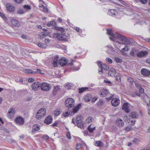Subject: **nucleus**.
Instances as JSON below:
<instances>
[{
    "mask_svg": "<svg viewBox=\"0 0 150 150\" xmlns=\"http://www.w3.org/2000/svg\"><path fill=\"white\" fill-rule=\"evenodd\" d=\"M82 146V144L81 143H78L76 145V149L77 150H78L79 149H80Z\"/></svg>",
    "mask_w": 150,
    "mask_h": 150,
    "instance_id": "de8ad7c7",
    "label": "nucleus"
},
{
    "mask_svg": "<svg viewBox=\"0 0 150 150\" xmlns=\"http://www.w3.org/2000/svg\"><path fill=\"white\" fill-rule=\"evenodd\" d=\"M67 63V61L66 58L63 57L59 61V63L61 66H64L66 65Z\"/></svg>",
    "mask_w": 150,
    "mask_h": 150,
    "instance_id": "dca6fc26",
    "label": "nucleus"
},
{
    "mask_svg": "<svg viewBox=\"0 0 150 150\" xmlns=\"http://www.w3.org/2000/svg\"><path fill=\"white\" fill-rule=\"evenodd\" d=\"M51 86L49 84L46 82H42L40 88L43 91H49L51 88Z\"/></svg>",
    "mask_w": 150,
    "mask_h": 150,
    "instance_id": "39448f33",
    "label": "nucleus"
},
{
    "mask_svg": "<svg viewBox=\"0 0 150 150\" xmlns=\"http://www.w3.org/2000/svg\"><path fill=\"white\" fill-rule=\"evenodd\" d=\"M50 24L52 26H54L56 25V23L54 21H52L50 22Z\"/></svg>",
    "mask_w": 150,
    "mask_h": 150,
    "instance_id": "e2e57ef3",
    "label": "nucleus"
},
{
    "mask_svg": "<svg viewBox=\"0 0 150 150\" xmlns=\"http://www.w3.org/2000/svg\"><path fill=\"white\" fill-rule=\"evenodd\" d=\"M98 105H102L103 104V101L102 100L100 99L98 102Z\"/></svg>",
    "mask_w": 150,
    "mask_h": 150,
    "instance_id": "5fc2aeb1",
    "label": "nucleus"
},
{
    "mask_svg": "<svg viewBox=\"0 0 150 150\" xmlns=\"http://www.w3.org/2000/svg\"><path fill=\"white\" fill-rule=\"evenodd\" d=\"M24 0H14V1L17 3L20 4L22 3Z\"/></svg>",
    "mask_w": 150,
    "mask_h": 150,
    "instance_id": "bf43d9fd",
    "label": "nucleus"
},
{
    "mask_svg": "<svg viewBox=\"0 0 150 150\" xmlns=\"http://www.w3.org/2000/svg\"><path fill=\"white\" fill-rule=\"evenodd\" d=\"M95 144L96 146H103V143L100 141H96Z\"/></svg>",
    "mask_w": 150,
    "mask_h": 150,
    "instance_id": "473e14b6",
    "label": "nucleus"
},
{
    "mask_svg": "<svg viewBox=\"0 0 150 150\" xmlns=\"http://www.w3.org/2000/svg\"><path fill=\"white\" fill-rule=\"evenodd\" d=\"M11 22L12 24L15 26L19 27L20 25L19 23L16 20H13L11 21Z\"/></svg>",
    "mask_w": 150,
    "mask_h": 150,
    "instance_id": "a878e982",
    "label": "nucleus"
},
{
    "mask_svg": "<svg viewBox=\"0 0 150 150\" xmlns=\"http://www.w3.org/2000/svg\"><path fill=\"white\" fill-rule=\"evenodd\" d=\"M0 16L5 21L7 20V18L4 14L0 12Z\"/></svg>",
    "mask_w": 150,
    "mask_h": 150,
    "instance_id": "79ce46f5",
    "label": "nucleus"
},
{
    "mask_svg": "<svg viewBox=\"0 0 150 150\" xmlns=\"http://www.w3.org/2000/svg\"><path fill=\"white\" fill-rule=\"evenodd\" d=\"M129 50L128 47L127 46H125V47L121 49V51L122 52H124L125 51H127Z\"/></svg>",
    "mask_w": 150,
    "mask_h": 150,
    "instance_id": "c03bdc74",
    "label": "nucleus"
},
{
    "mask_svg": "<svg viewBox=\"0 0 150 150\" xmlns=\"http://www.w3.org/2000/svg\"><path fill=\"white\" fill-rule=\"evenodd\" d=\"M38 44L39 47L42 48H45L46 47V44L40 42H38Z\"/></svg>",
    "mask_w": 150,
    "mask_h": 150,
    "instance_id": "7c9ffc66",
    "label": "nucleus"
},
{
    "mask_svg": "<svg viewBox=\"0 0 150 150\" xmlns=\"http://www.w3.org/2000/svg\"><path fill=\"white\" fill-rule=\"evenodd\" d=\"M92 121V118L91 117H89L86 119V121L88 123L91 122Z\"/></svg>",
    "mask_w": 150,
    "mask_h": 150,
    "instance_id": "864d4df0",
    "label": "nucleus"
},
{
    "mask_svg": "<svg viewBox=\"0 0 150 150\" xmlns=\"http://www.w3.org/2000/svg\"><path fill=\"white\" fill-rule=\"evenodd\" d=\"M107 31L108 34L111 35V36H112L113 37H115V35L112 32L111 30H110L107 29Z\"/></svg>",
    "mask_w": 150,
    "mask_h": 150,
    "instance_id": "72a5a7b5",
    "label": "nucleus"
},
{
    "mask_svg": "<svg viewBox=\"0 0 150 150\" xmlns=\"http://www.w3.org/2000/svg\"><path fill=\"white\" fill-rule=\"evenodd\" d=\"M115 78L117 81L118 82L121 81V77L120 76L117 75L115 77Z\"/></svg>",
    "mask_w": 150,
    "mask_h": 150,
    "instance_id": "603ef678",
    "label": "nucleus"
},
{
    "mask_svg": "<svg viewBox=\"0 0 150 150\" xmlns=\"http://www.w3.org/2000/svg\"><path fill=\"white\" fill-rule=\"evenodd\" d=\"M65 88H66L67 89H69L71 87V86L70 83H67L66 85Z\"/></svg>",
    "mask_w": 150,
    "mask_h": 150,
    "instance_id": "13d9d810",
    "label": "nucleus"
},
{
    "mask_svg": "<svg viewBox=\"0 0 150 150\" xmlns=\"http://www.w3.org/2000/svg\"><path fill=\"white\" fill-rule=\"evenodd\" d=\"M6 6L7 10L8 11L13 12L15 9V7L11 4H7Z\"/></svg>",
    "mask_w": 150,
    "mask_h": 150,
    "instance_id": "f3484780",
    "label": "nucleus"
},
{
    "mask_svg": "<svg viewBox=\"0 0 150 150\" xmlns=\"http://www.w3.org/2000/svg\"><path fill=\"white\" fill-rule=\"evenodd\" d=\"M99 69H98L99 72L103 73V70L105 71L108 70L109 69V67L105 64H102L99 65Z\"/></svg>",
    "mask_w": 150,
    "mask_h": 150,
    "instance_id": "0eeeda50",
    "label": "nucleus"
},
{
    "mask_svg": "<svg viewBox=\"0 0 150 150\" xmlns=\"http://www.w3.org/2000/svg\"><path fill=\"white\" fill-rule=\"evenodd\" d=\"M61 113V112L59 110H55L54 112V115L55 116L59 115Z\"/></svg>",
    "mask_w": 150,
    "mask_h": 150,
    "instance_id": "58836bf2",
    "label": "nucleus"
},
{
    "mask_svg": "<svg viewBox=\"0 0 150 150\" xmlns=\"http://www.w3.org/2000/svg\"><path fill=\"white\" fill-rule=\"evenodd\" d=\"M97 98L96 97H94L93 98H92L91 99V101L92 102H94L97 100Z\"/></svg>",
    "mask_w": 150,
    "mask_h": 150,
    "instance_id": "0e129e2a",
    "label": "nucleus"
},
{
    "mask_svg": "<svg viewBox=\"0 0 150 150\" xmlns=\"http://www.w3.org/2000/svg\"><path fill=\"white\" fill-rule=\"evenodd\" d=\"M115 60L116 62L118 63L121 62L122 61V60L121 59L117 57L115 58Z\"/></svg>",
    "mask_w": 150,
    "mask_h": 150,
    "instance_id": "37998d69",
    "label": "nucleus"
},
{
    "mask_svg": "<svg viewBox=\"0 0 150 150\" xmlns=\"http://www.w3.org/2000/svg\"><path fill=\"white\" fill-rule=\"evenodd\" d=\"M40 126H39L38 125H33L32 127L33 131L35 132L38 131L40 129Z\"/></svg>",
    "mask_w": 150,
    "mask_h": 150,
    "instance_id": "bb28decb",
    "label": "nucleus"
},
{
    "mask_svg": "<svg viewBox=\"0 0 150 150\" xmlns=\"http://www.w3.org/2000/svg\"><path fill=\"white\" fill-rule=\"evenodd\" d=\"M106 61L109 64H111L112 63V60L109 57H107L106 59Z\"/></svg>",
    "mask_w": 150,
    "mask_h": 150,
    "instance_id": "3c124183",
    "label": "nucleus"
},
{
    "mask_svg": "<svg viewBox=\"0 0 150 150\" xmlns=\"http://www.w3.org/2000/svg\"><path fill=\"white\" fill-rule=\"evenodd\" d=\"M43 138L45 139H49V137L48 135H44L43 136Z\"/></svg>",
    "mask_w": 150,
    "mask_h": 150,
    "instance_id": "774afa93",
    "label": "nucleus"
},
{
    "mask_svg": "<svg viewBox=\"0 0 150 150\" xmlns=\"http://www.w3.org/2000/svg\"><path fill=\"white\" fill-rule=\"evenodd\" d=\"M25 73L27 74H33L35 73L34 71H32L30 69H26L24 70Z\"/></svg>",
    "mask_w": 150,
    "mask_h": 150,
    "instance_id": "2f4dec72",
    "label": "nucleus"
},
{
    "mask_svg": "<svg viewBox=\"0 0 150 150\" xmlns=\"http://www.w3.org/2000/svg\"><path fill=\"white\" fill-rule=\"evenodd\" d=\"M17 13L18 14H23L24 13L23 11V10L21 8H20V9H18L17 11Z\"/></svg>",
    "mask_w": 150,
    "mask_h": 150,
    "instance_id": "8fccbe9b",
    "label": "nucleus"
},
{
    "mask_svg": "<svg viewBox=\"0 0 150 150\" xmlns=\"http://www.w3.org/2000/svg\"><path fill=\"white\" fill-rule=\"evenodd\" d=\"M58 57L57 56H55L54 57V59L53 61V63L52 64V65L54 67H57V60Z\"/></svg>",
    "mask_w": 150,
    "mask_h": 150,
    "instance_id": "b1692460",
    "label": "nucleus"
},
{
    "mask_svg": "<svg viewBox=\"0 0 150 150\" xmlns=\"http://www.w3.org/2000/svg\"><path fill=\"white\" fill-rule=\"evenodd\" d=\"M58 122L57 121H55L52 125L53 127H57V126Z\"/></svg>",
    "mask_w": 150,
    "mask_h": 150,
    "instance_id": "680f3d73",
    "label": "nucleus"
},
{
    "mask_svg": "<svg viewBox=\"0 0 150 150\" xmlns=\"http://www.w3.org/2000/svg\"><path fill=\"white\" fill-rule=\"evenodd\" d=\"M142 101L146 103L148 107L150 106V98L148 97L146 94L142 96Z\"/></svg>",
    "mask_w": 150,
    "mask_h": 150,
    "instance_id": "423d86ee",
    "label": "nucleus"
},
{
    "mask_svg": "<svg viewBox=\"0 0 150 150\" xmlns=\"http://www.w3.org/2000/svg\"><path fill=\"white\" fill-rule=\"evenodd\" d=\"M70 114V112H69L67 111L65 112H63V116L65 117H67L68 116H69Z\"/></svg>",
    "mask_w": 150,
    "mask_h": 150,
    "instance_id": "a18cd8bd",
    "label": "nucleus"
},
{
    "mask_svg": "<svg viewBox=\"0 0 150 150\" xmlns=\"http://www.w3.org/2000/svg\"><path fill=\"white\" fill-rule=\"evenodd\" d=\"M74 100L72 98H68L65 101V105L69 108L74 107Z\"/></svg>",
    "mask_w": 150,
    "mask_h": 150,
    "instance_id": "f03ea898",
    "label": "nucleus"
},
{
    "mask_svg": "<svg viewBox=\"0 0 150 150\" xmlns=\"http://www.w3.org/2000/svg\"><path fill=\"white\" fill-rule=\"evenodd\" d=\"M49 34V33L47 32L46 33H42L39 35V38L41 39H43L44 38L47 36Z\"/></svg>",
    "mask_w": 150,
    "mask_h": 150,
    "instance_id": "cd10ccee",
    "label": "nucleus"
},
{
    "mask_svg": "<svg viewBox=\"0 0 150 150\" xmlns=\"http://www.w3.org/2000/svg\"><path fill=\"white\" fill-rule=\"evenodd\" d=\"M134 84L135 87L139 89L141 88L140 85L137 82L135 81L134 82Z\"/></svg>",
    "mask_w": 150,
    "mask_h": 150,
    "instance_id": "09e8293b",
    "label": "nucleus"
},
{
    "mask_svg": "<svg viewBox=\"0 0 150 150\" xmlns=\"http://www.w3.org/2000/svg\"><path fill=\"white\" fill-rule=\"evenodd\" d=\"M59 33H55L53 35V37L54 38H57L58 39V36H59Z\"/></svg>",
    "mask_w": 150,
    "mask_h": 150,
    "instance_id": "338daca9",
    "label": "nucleus"
},
{
    "mask_svg": "<svg viewBox=\"0 0 150 150\" xmlns=\"http://www.w3.org/2000/svg\"><path fill=\"white\" fill-rule=\"evenodd\" d=\"M88 89V87H82L79 88V93H82L84 91H86V89Z\"/></svg>",
    "mask_w": 150,
    "mask_h": 150,
    "instance_id": "c9c22d12",
    "label": "nucleus"
},
{
    "mask_svg": "<svg viewBox=\"0 0 150 150\" xmlns=\"http://www.w3.org/2000/svg\"><path fill=\"white\" fill-rule=\"evenodd\" d=\"M141 73L143 76H148L150 75V71L146 69H142L141 70Z\"/></svg>",
    "mask_w": 150,
    "mask_h": 150,
    "instance_id": "4468645a",
    "label": "nucleus"
},
{
    "mask_svg": "<svg viewBox=\"0 0 150 150\" xmlns=\"http://www.w3.org/2000/svg\"><path fill=\"white\" fill-rule=\"evenodd\" d=\"M93 98L92 95L91 94H88L85 97L84 100L86 102H89Z\"/></svg>",
    "mask_w": 150,
    "mask_h": 150,
    "instance_id": "5701e85b",
    "label": "nucleus"
},
{
    "mask_svg": "<svg viewBox=\"0 0 150 150\" xmlns=\"http://www.w3.org/2000/svg\"><path fill=\"white\" fill-rule=\"evenodd\" d=\"M120 101L119 99L113 98L111 101L112 105L114 107L117 106L120 103Z\"/></svg>",
    "mask_w": 150,
    "mask_h": 150,
    "instance_id": "2eb2a0df",
    "label": "nucleus"
},
{
    "mask_svg": "<svg viewBox=\"0 0 150 150\" xmlns=\"http://www.w3.org/2000/svg\"><path fill=\"white\" fill-rule=\"evenodd\" d=\"M23 7L24 8L26 9L27 10H30L31 9L30 6L29 5H25Z\"/></svg>",
    "mask_w": 150,
    "mask_h": 150,
    "instance_id": "ea45409f",
    "label": "nucleus"
},
{
    "mask_svg": "<svg viewBox=\"0 0 150 150\" xmlns=\"http://www.w3.org/2000/svg\"><path fill=\"white\" fill-rule=\"evenodd\" d=\"M42 71L40 69H37L36 70V71H34V74H43V73H42L41 72Z\"/></svg>",
    "mask_w": 150,
    "mask_h": 150,
    "instance_id": "a19ab883",
    "label": "nucleus"
},
{
    "mask_svg": "<svg viewBox=\"0 0 150 150\" xmlns=\"http://www.w3.org/2000/svg\"><path fill=\"white\" fill-rule=\"evenodd\" d=\"M136 51V49H132L130 52V55L133 57H135V52Z\"/></svg>",
    "mask_w": 150,
    "mask_h": 150,
    "instance_id": "f704fd0d",
    "label": "nucleus"
},
{
    "mask_svg": "<svg viewBox=\"0 0 150 150\" xmlns=\"http://www.w3.org/2000/svg\"><path fill=\"white\" fill-rule=\"evenodd\" d=\"M116 36L118 39L121 41L123 44H129L130 41L127 38L119 33L116 34L115 37H116Z\"/></svg>",
    "mask_w": 150,
    "mask_h": 150,
    "instance_id": "f257e3e1",
    "label": "nucleus"
},
{
    "mask_svg": "<svg viewBox=\"0 0 150 150\" xmlns=\"http://www.w3.org/2000/svg\"><path fill=\"white\" fill-rule=\"evenodd\" d=\"M59 88L58 86L54 87L52 91L53 94L55 95L59 90Z\"/></svg>",
    "mask_w": 150,
    "mask_h": 150,
    "instance_id": "c756f323",
    "label": "nucleus"
},
{
    "mask_svg": "<svg viewBox=\"0 0 150 150\" xmlns=\"http://www.w3.org/2000/svg\"><path fill=\"white\" fill-rule=\"evenodd\" d=\"M52 117L51 115H49L45 118L44 120V122L47 125H49L52 122Z\"/></svg>",
    "mask_w": 150,
    "mask_h": 150,
    "instance_id": "6ab92c4d",
    "label": "nucleus"
},
{
    "mask_svg": "<svg viewBox=\"0 0 150 150\" xmlns=\"http://www.w3.org/2000/svg\"><path fill=\"white\" fill-rule=\"evenodd\" d=\"M96 129V127L93 124L90 125L88 127V129L90 133H93Z\"/></svg>",
    "mask_w": 150,
    "mask_h": 150,
    "instance_id": "4be33fe9",
    "label": "nucleus"
},
{
    "mask_svg": "<svg viewBox=\"0 0 150 150\" xmlns=\"http://www.w3.org/2000/svg\"><path fill=\"white\" fill-rule=\"evenodd\" d=\"M108 93V90L104 89L103 90L101 91L100 95L102 96V97H104L106 96Z\"/></svg>",
    "mask_w": 150,
    "mask_h": 150,
    "instance_id": "393cba45",
    "label": "nucleus"
},
{
    "mask_svg": "<svg viewBox=\"0 0 150 150\" xmlns=\"http://www.w3.org/2000/svg\"><path fill=\"white\" fill-rule=\"evenodd\" d=\"M127 81L130 83H132L134 81L133 79L130 77L128 78Z\"/></svg>",
    "mask_w": 150,
    "mask_h": 150,
    "instance_id": "49530a36",
    "label": "nucleus"
},
{
    "mask_svg": "<svg viewBox=\"0 0 150 150\" xmlns=\"http://www.w3.org/2000/svg\"><path fill=\"white\" fill-rule=\"evenodd\" d=\"M117 125V126H119L120 127L122 126H123L124 125V122L121 119H117L116 121Z\"/></svg>",
    "mask_w": 150,
    "mask_h": 150,
    "instance_id": "aec40b11",
    "label": "nucleus"
},
{
    "mask_svg": "<svg viewBox=\"0 0 150 150\" xmlns=\"http://www.w3.org/2000/svg\"><path fill=\"white\" fill-rule=\"evenodd\" d=\"M82 118L81 116H77L76 118V125L78 127L81 128H83L84 126V123L82 121Z\"/></svg>",
    "mask_w": 150,
    "mask_h": 150,
    "instance_id": "20e7f679",
    "label": "nucleus"
},
{
    "mask_svg": "<svg viewBox=\"0 0 150 150\" xmlns=\"http://www.w3.org/2000/svg\"><path fill=\"white\" fill-rule=\"evenodd\" d=\"M68 37L64 34H59L58 36V40H60L67 41L68 40Z\"/></svg>",
    "mask_w": 150,
    "mask_h": 150,
    "instance_id": "ddd939ff",
    "label": "nucleus"
},
{
    "mask_svg": "<svg viewBox=\"0 0 150 150\" xmlns=\"http://www.w3.org/2000/svg\"><path fill=\"white\" fill-rule=\"evenodd\" d=\"M129 104L126 103L123 104L122 106V109L127 113H129L130 112L131 110L129 108Z\"/></svg>",
    "mask_w": 150,
    "mask_h": 150,
    "instance_id": "f8f14e48",
    "label": "nucleus"
},
{
    "mask_svg": "<svg viewBox=\"0 0 150 150\" xmlns=\"http://www.w3.org/2000/svg\"><path fill=\"white\" fill-rule=\"evenodd\" d=\"M79 110L76 108V107L72 109V111L74 113L76 112Z\"/></svg>",
    "mask_w": 150,
    "mask_h": 150,
    "instance_id": "6e6d98bb",
    "label": "nucleus"
},
{
    "mask_svg": "<svg viewBox=\"0 0 150 150\" xmlns=\"http://www.w3.org/2000/svg\"><path fill=\"white\" fill-rule=\"evenodd\" d=\"M43 41L45 43H48L50 42V40L49 39H45L43 40Z\"/></svg>",
    "mask_w": 150,
    "mask_h": 150,
    "instance_id": "4d7b16f0",
    "label": "nucleus"
},
{
    "mask_svg": "<svg viewBox=\"0 0 150 150\" xmlns=\"http://www.w3.org/2000/svg\"><path fill=\"white\" fill-rule=\"evenodd\" d=\"M115 70L113 68H110L109 71L108 75L109 76L114 77L116 74Z\"/></svg>",
    "mask_w": 150,
    "mask_h": 150,
    "instance_id": "a211bd4d",
    "label": "nucleus"
},
{
    "mask_svg": "<svg viewBox=\"0 0 150 150\" xmlns=\"http://www.w3.org/2000/svg\"><path fill=\"white\" fill-rule=\"evenodd\" d=\"M55 28L56 30H60L61 33H63L64 31V29L62 28L59 27L57 26H55Z\"/></svg>",
    "mask_w": 150,
    "mask_h": 150,
    "instance_id": "e433bc0d",
    "label": "nucleus"
},
{
    "mask_svg": "<svg viewBox=\"0 0 150 150\" xmlns=\"http://www.w3.org/2000/svg\"><path fill=\"white\" fill-rule=\"evenodd\" d=\"M15 110L13 108H10L8 112L7 115L9 118H12L15 114Z\"/></svg>",
    "mask_w": 150,
    "mask_h": 150,
    "instance_id": "9b49d317",
    "label": "nucleus"
},
{
    "mask_svg": "<svg viewBox=\"0 0 150 150\" xmlns=\"http://www.w3.org/2000/svg\"><path fill=\"white\" fill-rule=\"evenodd\" d=\"M40 83L38 81H36L33 83L31 85V87L32 90L34 91H37L38 89L40 87Z\"/></svg>",
    "mask_w": 150,
    "mask_h": 150,
    "instance_id": "6e6552de",
    "label": "nucleus"
},
{
    "mask_svg": "<svg viewBox=\"0 0 150 150\" xmlns=\"http://www.w3.org/2000/svg\"><path fill=\"white\" fill-rule=\"evenodd\" d=\"M42 6L43 7V11L46 13H48V8L47 7H45L43 5H42Z\"/></svg>",
    "mask_w": 150,
    "mask_h": 150,
    "instance_id": "4c0bfd02",
    "label": "nucleus"
},
{
    "mask_svg": "<svg viewBox=\"0 0 150 150\" xmlns=\"http://www.w3.org/2000/svg\"><path fill=\"white\" fill-rule=\"evenodd\" d=\"M66 136L67 138L70 139L71 138V136L69 132H67L66 134Z\"/></svg>",
    "mask_w": 150,
    "mask_h": 150,
    "instance_id": "052dcab7",
    "label": "nucleus"
},
{
    "mask_svg": "<svg viewBox=\"0 0 150 150\" xmlns=\"http://www.w3.org/2000/svg\"><path fill=\"white\" fill-rule=\"evenodd\" d=\"M148 52L146 51H142L137 54V56L139 58H144L146 56Z\"/></svg>",
    "mask_w": 150,
    "mask_h": 150,
    "instance_id": "1a4fd4ad",
    "label": "nucleus"
},
{
    "mask_svg": "<svg viewBox=\"0 0 150 150\" xmlns=\"http://www.w3.org/2000/svg\"><path fill=\"white\" fill-rule=\"evenodd\" d=\"M139 91L140 93H144V90L143 88H142L141 87L139 88Z\"/></svg>",
    "mask_w": 150,
    "mask_h": 150,
    "instance_id": "69168bd1",
    "label": "nucleus"
},
{
    "mask_svg": "<svg viewBox=\"0 0 150 150\" xmlns=\"http://www.w3.org/2000/svg\"><path fill=\"white\" fill-rule=\"evenodd\" d=\"M108 13L111 16H116L117 14V11L115 10L111 9L108 11Z\"/></svg>",
    "mask_w": 150,
    "mask_h": 150,
    "instance_id": "412c9836",
    "label": "nucleus"
},
{
    "mask_svg": "<svg viewBox=\"0 0 150 150\" xmlns=\"http://www.w3.org/2000/svg\"><path fill=\"white\" fill-rule=\"evenodd\" d=\"M46 113V110L45 108H42L40 109L36 114V118L38 119H41L44 116Z\"/></svg>",
    "mask_w": 150,
    "mask_h": 150,
    "instance_id": "7ed1b4c3",
    "label": "nucleus"
},
{
    "mask_svg": "<svg viewBox=\"0 0 150 150\" xmlns=\"http://www.w3.org/2000/svg\"><path fill=\"white\" fill-rule=\"evenodd\" d=\"M15 122L16 124L18 125H22L24 124L25 121L24 118L18 117L15 119Z\"/></svg>",
    "mask_w": 150,
    "mask_h": 150,
    "instance_id": "9d476101",
    "label": "nucleus"
},
{
    "mask_svg": "<svg viewBox=\"0 0 150 150\" xmlns=\"http://www.w3.org/2000/svg\"><path fill=\"white\" fill-rule=\"evenodd\" d=\"M130 115L132 118H136L138 117V114L137 112H133L130 113Z\"/></svg>",
    "mask_w": 150,
    "mask_h": 150,
    "instance_id": "c85d7f7f",
    "label": "nucleus"
}]
</instances>
